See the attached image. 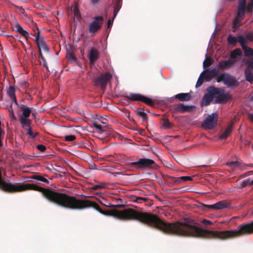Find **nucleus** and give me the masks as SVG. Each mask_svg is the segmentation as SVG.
I'll use <instances>...</instances> for the list:
<instances>
[{
    "mask_svg": "<svg viewBox=\"0 0 253 253\" xmlns=\"http://www.w3.org/2000/svg\"><path fill=\"white\" fill-rule=\"evenodd\" d=\"M253 11V0H250L247 4V12L252 13Z\"/></svg>",
    "mask_w": 253,
    "mask_h": 253,
    "instance_id": "c03bdc74",
    "label": "nucleus"
},
{
    "mask_svg": "<svg viewBox=\"0 0 253 253\" xmlns=\"http://www.w3.org/2000/svg\"><path fill=\"white\" fill-rule=\"evenodd\" d=\"M246 64L247 65V69L253 70V57L249 59L246 62Z\"/></svg>",
    "mask_w": 253,
    "mask_h": 253,
    "instance_id": "a18cd8bd",
    "label": "nucleus"
},
{
    "mask_svg": "<svg viewBox=\"0 0 253 253\" xmlns=\"http://www.w3.org/2000/svg\"><path fill=\"white\" fill-rule=\"evenodd\" d=\"M27 130V134H28L31 138H34L38 134V132L34 133L32 130L31 127H29L28 128L25 129Z\"/></svg>",
    "mask_w": 253,
    "mask_h": 253,
    "instance_id": "a19ab883",
    "label": "nucleus"
},
{
    "mask_svg": "<svg viewBox=\"0 0 253 253\" xmlns=\"http://www.w3.org/2000/svg\"><path fill=\"white\" fill-rule=\"evenodd\" d=\"M245 13L242 11H237V15L233 22L232 27L237 29L241 26V22L244 19Z\"/></svg>",
    "mask_w": 253,
    "mask_h": 253,
    "instance_id": "f8f14e48",
    "label": "nucleus"
},
{
    "mask_svg": "<svg viewBox=\"0 0 253 253\" xmlns=\"http://www.w3.org/2000/svg\"><path fill=\"white\" fill-rule=\"evenodd\" d=\"M227 74L225 73H222L220 74L217 76L216 78V81L217 83H220L221 82H223L224 83L225 80L226 78Z\"/></svg>",
    "mask_w": 253,
    "mask_h": 253,
    "instance_id": "79ce46f5",
    "label": "nucleus"
},
{
    "mask_svg": "<svg viewBox=\"0 0 253 253\" xmlns=\"http://www.w3.org/2000/svg\"><path fill=\"white\" fill-rule=\"evenodd\" d=\"M248 185H253V179H251L250 178H249L246 179Z\"/></svg>",
    "mask_w": 253,
    "mask_h": 253,
    "instance_id": "5fc2aeb1",
    "label": "nucleus"
},
{
    "mask_svg": "<svg viewBox=\"0 0 253 253\" xmlns=\"http://www.w3.org/2000/svg\"><path fill=\"white\" fill-rule=\"evenodd\" d=\"M7 94L10 98L15 95V88L13 86H10L7 90Z\"/></svg>",
    "mask_w": 253,
    "mask_h": 253,
    "instance_id": "473e14b6",
    "label": "nucleus"
},
{
    "mask_svg": "<svg viewBox=\"0 0 253 253\" xmlns=\"http://www.w3.org/2000/svg\"><path fill=\"white\" fill-rule=\"evenodd\" d=\"M1 130L0 129V147H1L2 145V143L1 140Z\"/></svg>",
    "mask_w": 253,
    "mask_h": 253,
    "instance_id": "052dcab7",
    "label": "nucleus"
},
{
    "mask_svg": "<svg viewBox=\"0 0 253 253\" xmlns=\"http://www.w3.org/2000/svg\"><path fill=\"white\" fill-rule=\"evenodd\" d=\"M15 30L17 32L19 33L21 36H23L26 40L29 38L28 32L24 30L23 28L19 24H16L15 25Z\"/></svg>",
    "mask_w": 253,
    "mask_h": 253,
    "instance_id": "5701e85b",
    "label": "nucleus"
},
{
    "mask_svg": "<svg viewBox=\"0 0 253 253\" xmlns=\"http://www.w3.org/2000/svg\"><path fill=\"white\" fill-rule=\"evenodd\" d=\"M237 42H239L242 47V48H244L246 47V44H245V41H246V39L243 36H239L238 37V38H237Z\"/></svg>",
    "mask_w": 253,
    "mask_h": 253,
    "instance_id": "f704fd0d",
    "label": "nucleus"
},
{
    "mask_svg": "<svg viewBox=\"0 0 253 253\" xmlns=\"http://www.w3.org/2000/svg\"><path fill=\"white\" fill-rule=\"evenodd\" d=\"M112 78V75L109 72H105L104 74L100 75L94 79V83L95 85L100 86L101 89L104 90L106 87L107 83L110 81Z\"/></svg>",
    "mask_w": 253,
    "mask_h": 253,
    "instance_id": "20e7f679",
    "label": "nucleus"
},
{
    "mask_svg": "<svg viewBox=\"0 0 253 253\" xmlns=\"http://www.w3.org/2000/svg\"><path fill=\"white\" fill-rule=\"evenodd\" d=\"M178 112H191L195 108L194 106L184 105L182 103L177 104Z\"/></svg>",
    "mask_w": 253,
    "mask_h": 253,
    "instance_id": "aec40b11",
    "label": "nucleus"
},
{
    "mask_svg": "<svg viewBox=\"0 0 253 253\" xmlns=\"http://www.w3.org/2000/svg\"><path fill=\"white\" fill-rule=\"evenodd\" d=\"M206 74V71H203L200 74L198 81L197 82L196 87H198L201 86L205 80V74Z\"/></svg>",
    "mask_w": 253,
    "mask_h": 253,
    "instance_id": "c756f323",
    "label": "nucleus"
},
{
    "mask_svg": "<svg viewBox=\"0 0 253 253\" xmlns=\"http://www.w3.org/2000/svg\"><path fill=\"white\" fill-rule=\"evenodd\" d=\"M202 223L205 225H210L212 224V223L210 220L204 219L202 221Z\"/></svg>",
    "mask_w": 253,
    "mask_h": 253,
    "instance_id": "603ef678",
    "label": "nucleus"
},
{
    "mask_svg": "<svg viewBox=\"0 0 253 253\" xmlns=\"http://www.w3.org/2000/svg\"><path fill=\"white\" fill-rule=\"evenodd\" d=\"M245 13L242 11H237V15L233 22L232 27L237 29L241 26V22L244 19Z\"/></svg>",
    "mask_w": 253,
    "mask_h": 253,
    "instance_id": "ddd939ff",
    "label": "nucleus"
},
{
    "mask_svg": "<svg viewBox=\"0 0 253 253\" xmlns=\"http://www.w3.org/2000/svg\"><path fill=\"white\" fill-rule=\"evenodd\" d=\"M9 113L10 117L13 120H16V117L14 114V112L12 108V105H10V108L9 109Z\"/></svg>",
    "mask_w": 253,
    "mask_h": 253,
    "instance_id": "de8ad7c7",
    "label": "nucleus"
},
{
    "mask_svg": "<svg viewBox=\"0 0 253 253\" xmlns=\"http://www.w3.org/2000/svg\"><path fill=\"white\" fill-rule=\"evenodd\" d=\"M122 5V0H115L114 6L113 15L112 19H109L107 21L108 28L111 27L113 24V20L116 17Z\"/></svg>",
    "mask_w": 253,
    "mask_h": 253,
    "instance_id": "1a4fd4ad",
    "label": "nucleus"
},
{
    "mask_svg": "<svg viewBox=\"0 0 253 253\" xmlns=\"http://www.w3.org/2000/svg\"><path fill=\"white\" fill-rule=\"evenodd\" d=\"M246 0H240L237 11L246 12Z\"/></svg>",
    "mask_w": 253,
    "mask_h": 253,
    "instance_id": "c85d7f7f",
    "label": "nucleus"
},
{
    "mask_svg": "<svg viewBox=\"0 0 253 253\" xmlns=\"http://www.w3.org/2000/svg\"><path fill=\"white\" fill-rule=\"evenodd\" d=\"M173 97L183 102L189 101L192 98L190 93H180L175 95Z\"/></svg>",
    "mask_w": 253,
    "mask_h": 253,
    "instance_id": "a211bd4d",
    "label": "nucleus"
},
{
    "mask_svg": "<svg viewBox=\"0 0 253 253\" xmlns=\"http://www.w3.org/2000/svg\"><path fill=\"white\" fill-rule=\"evenodd\" d=\"M37 148L41 152H43L46 149V147L42 144H39L37 146Z\"/></svg>",
    "mask_w": 253,
    "mask_h": 253,
    "instance_id": "3c124183",
    "label": "nucleus"
},
{
    "mask_svg": "<svg viewBox=\"0 0 253 253\" xmlns=\"http://www.w3.org/2000/svg\"><path fill=\"white\" fill-rule=\"evenodd\" d=\"M82 196L86 197V196H85L84 195H82Z\"/></svg>",
    "mask_w": 253,
    "mask_h": 253,
    "instance_id": "69168bd1",
    "label": "nucleus"
},
{
    "mask_svg": "<svg viewBox=\"0 0 253 253\" xmlns=\"http://www.w3.org/2000/svg\"><path fill=\"white\" fill-rule=\"evenodd\" d=\"M217 115L216 113L209 115L202 124V126L205 129H213L217 125Z\"/></svg>",
    "mask_w": 253,
    "mask_h": 253,
    "instance_id": "39448f33",
    "label": "nucleus"
},
{
    "mask_svg": "<svg viewBox=\"0 0 253 253\" xmlns=\"http://www.w3.org/2000/svg\"><path fill=\"white\" fill-rule=\"evenodd\" d=\"M131 199L132 201L137 203H142V202H147L149 200L147 198H142L135 196H132Z\"/></svg>",
    "mask_w": 253,
    "mask_h": 253,
    "instance_id": "cd10ccee",
    "label": "nucleus"
},
{
    "mask_svg": "<svg viewBox=\"0 0 253 253\" xmlns=\"http://www.w3.org/2000/svg\"><path fill=\"white\" fill-rule=\"evenodd\" d=\"M203 206L205 208V209L221 210L229 208L230 207V204L225 200H222L213 205L203 204Z\"/></svg>",
    "mask_w": 253,
    "mask_h": 253,
    "instance_id": "6e6552de",
    "label": "nucleus"
},
{
    "mask_svg": "<svg viewBox=\"0 0 253 253\" xmlns=\"http://www.w3.org/2000/svg\"><path fill=\"white\" fill-rule=\"evenodd\" d=\"M227 42L230 44L235 45L237 42V39L236 38L229 35L227 38Z\"/></svg>",
    "mask_w": 253,
    "mask_h": 253,
    "instance_id": "58836bf2",
    "label": "nucleus"
},
{
    "mask_svg": "<svg viewBox=\"0 0 253 253\" xmlns=\"http://www.w3.org/2000/svg\"><path fill=\"white\" fill-rule=\"evenodd\" d=\"M126 97L131 101H139L149 106H153L154 104L153 101L151 98L139 93H130L126 96Z\"/></svg>",
    "mask_w": 253,
    "mask_h": 253,
    "instance_id": "423d86ee",
    "label": "nucleus"
},
{
    "mask_svg": "<svg viewBox=\"0 0 253 253\" xmlns=\"http://www.w3.org/2000/svg\"><path fill=\"white\" fill-rule=\"evenodd\" d=\"M32 112V109L28 107H25L22 110V115H20L19 117H22L23 118H27L29 117L31 113Z\"/></svg>",
    "mask_w": 253,
    "mask_h": 253,
    "instance_id": "a878e982",
    "label": "nucleus"
},
{
    "mask_svg": "<svg viewBox=\"0 0 253 253\" xmlns=\"http://www.w3.org/2000/svg\"><path fill=\"white\" fill-rule=\"evenodd\" d=\"M144 110L142 108L137 109L136 110V113L138 116L142 118L143 122H146L148 120L147 115L144 112Z\"/></svg>",
    "mask_w": 253,
    "mask_h": 253,
    "instance_id": "393cba45",
    "label": "nucleus"
},
{
    "mask_svg": "<svg viewBox=\"0 0 253 253\" xmlns=\"http://www.w3.org/2000/svg\"><path fill=\"white\" fill-rule=\"evenodd\" d=\"M93 126L95 128H96L99 132H102L104 130L103 128L101 127V126L100 125L97 124V123H94Z\"/></svg>",
    "mask_w": 253,
    "mask_h": 253,
    "instance_id": "8fccbe9b",
    "label": "nucleus"
},
{
    "mask_svg": "<svg viewBox=\"0 0 253 253\" xmlns=\"http://www.w3.org/2000/svg\"><path fill=\"white\" fill-rule=\"evenodd\" d=\"M121 206H122V205H118V206H117V207H121Z\"/></svg>",
    "mask_w": 253,
    "mask_h": 253,
    "instance_id": "0e129e2a",
    "label": "nucleus"
},
{
    "mask_svg": "<svg viewBox=\"0 0 253 253\" xmlns=\"http://www.w3.org/2000/svg\"><path fill=\"white\" fill-rule=\"evenodd\" d=\"M192 180V178L189 176H183L178 177H176L175 181L177 183H179L182 181H187Z\"/></svg>",
    "mask_w": 253,
    "mask_h": 253,
    "instance_id": "7c9ffc66",
    "label": "nucleus"
},
{
    "mask_svg": "<svg viewBox=\"0 0 253 253\" xmlns=\"http://www.w3.org/2000/svg\"><path fill=\"white\" fill-rule=\"evenodd\" d=\"M213 97L212 96L210 86L207 89V92L204 95L202 100V105L203 106H208L210 104L212 101Z\"/></svg>",
    "mask_w": 253,
    "mask_h": 253,
    "instance_id": "9b49d317",
    "label": "nucleus"
},
{
    "mask_svg": "<svg viewBox=\"0 0 253 253\" xmlns=\"http://www.w3.org/2000/svg\"><path fill=\"white\" fill-rule=\"evenodd\" d=\"M39 58H40L42 60L43 66L48 71V67L47 66V62L46 61L45 58L43 57L42 53V51H40V52H39Z\"/></svg>",
    "mask_w": 253,
    "mask_h": 253,
    "instance_id": "37998d69",
    "label": "nucleus"
},
{
    "mask_svg": "<svg viewBox=\"0 0 253 253\" xmlns=\"http://www.w3.org/2000/svg\"><path fill=\"white\" fill-rule=\"evenodd\" d=\"M252 99L253 100V95L252 97Z\"/></svg>",
    "mask_w": 253,
    "mask_h": 253,
    "instance_id": "338daca9",
    "label": "nucleus"
},
{
    "mask_svg": "<svg viewBox=\"0 0 253 253\" xmlns=\"http://www.w3.org/2000/svg\"><path fill=\"white\" fill-rule=\"evenodd\" d=\"M46 177H48L47 174H44L43 176L40 174H35L32 175L31 178L32 179L43 182L46 184H48L49 182L48 180L46 178Z\"/></svg>",
    "mask_w": 253,
    "mask_h": 253,
    "instance_id": "412c9836",
    "label": "nucleus"
},
{
    "mask_svg": "<svg viewBox=\"0 0 253 253\" xmlns=\"http://www.w3.org/2000/svg\"><path fill=\"white\" fill-rule=\"evenodd\" d=\"M249 118L251 121L253 122V114H250L249 115Z\"/></svg>",
    "mask_w": 253,
    "mask_h": 253,
    "instance_id": "bf43d9fd",
    "label": "nucleus"
},
{
    "mask_svg": "<svg viewBox=\"0 0 253 253\" xmlns=\"http://www.w3.org/2000/svg\"><path fill=\"white\" fill-rule=\"evenodd\" d=\"M204 71H206V74H205V81L206 82H209L216 77L218 72L216 68L205 69Z\"/></svg>",
    "mask_w": 253,
    "mask_h": 253,
    "instance_id": "4468645a",
    "label": "nucleus"
},
{
    "mask_svg": "<svg viewBox=\"0 0 253 253\" xmlns=\"http://www.w3.org/2000/svg\"><path fill=\"white\" fill-rule=\"evenodd\" d=\"M67 58L73 62H76L77 61V58L75 56V54L72 51H69L67 54Z\"/></svg>",
    "mask_w": 253,
    "mask_h": 253,
    "instance_id": "e433bc0d",
    "label": "nucleus"
},
{
    "mask_svg": "<svg viewBox=\"0 0 253 253\" xmlns=\"http://www.w3.org/2000/svg\"><path fill=\"white\" fill-rule=\"evenodd\" d=\"M252 234H253V220L250 223L240 224L238 230L222 231V240H230Z\"/></svg>",
    "mask_w": 253,
    "mask_h": 253,
    "instance_id": "f257e3e1",
    "label": "nucleus"
},
{
    "mask_svg": "<svg viewBox=\"0 0 253 253\" xmlns=\"http://www.w3.org/2000/svg\"><path fill=\"white\" fill-rule=\"evenodd\" d=\"M235 64V61L228 60L227 61H221L219 62L218 68L221 69H229Z\"/></svg>",
    "mask_w": 253,
    "mask_h": 253,
    "instance_id": "6ab92c4d",
    "label": "nucleus"
},
{
    "mask_svg": "<svg viewBox=\"0 0 253 253\" xmlns=\"http://www.w3.org/2000/svg\"><path fill=\"white\" fill-rule=\"evenodd\" d=\"M245 75L246 81L252 84L253 82V70L246 68L245 71Z\"/></svg>",
    "mask_w": 253,
    "mask_h": 253,
    "instance_id": "b1692460",
    "label": "nucleus"
},
{
    "mask_svg": "<svg viewBox=\"0 0 253 253\" xmlns=\"http://www.w3.org/2000/svg\"><path fill=\"white\" fill-rule=\"evenodd\" d=\"M128 165L136 169H143L146 168L154 167V166L155 165V163L151 159L142 158L139 159L136 162L129 163Z\"/></svg>",
    "mask_w": 253,
    "mask_h": 253,
    "instance_id": "7ed1b4c3",
    "label": "nucleus"
},
{
    "mask_svg": "<svg viewBox=\"0 0 253 253\" xmlns=\"http://www.w3.org/2000/svg\"><path fill=\"white\" fill-rule=\"evenodd\" d=\"M76 137L74 135H66L65 136V140L67 141H73L75 140Z\"/></svg>",
    "mask_w": 253,
    "mask_h": 253,
    "instance_id": "49530a36",
    "label": "nucleus"
},
{
    "mask_svg": "<svg viewBox=\"0 0 253 253\" xmlns=\"http://www.w3.org/2000/svg\"><path fill=\"white\" fill-rule=\"evenodd\" d=\"M98 55V51L95 48L92 47L90 50L88 56L90 63L92 64H94L99 58Z\"/></svg>",
    "mask_w": 253,
    "mask_h": 253,
    "instance_id": "dca6fc26",
    "label": "nucleus"
},
{
    "mask_svg": "<svg viewBox=\"0 0 253 253\" xmlns=\"http://www.w3.org/2000/svg\"><path fill=\"white\" fill-rule=\"evenodd\" d=\"M74 15L77 18H78L80 16V12H79V11L78 9L76 7L74 8Z\"/></svg>",
    "mask_w": 253,
    "mask_h": 253,
    "instance_id": "864d4df0",
    "label": "nucleus"
},
{
    "mask_svg": "<svg viewBox=\"0 0 253 253\" xmlns=\"http://www.w3.org/2000/svg\"><path fill=\"white\" fill-rule=\"evenodd\" d=\"M233 123H231L226 128L225 130L221 132L219 136L221 139H225L231 133L233 129Z\"/></svg>",
    "mask_w": 253,
    "mask_h": 253,
    "instance_id": "f3484780",
    "label": "nucleus"
},
{
    "mask_svg": "<svg viewBox=\"0 0 253 253\" xmlns=\"http://www.w3.org/2000/svg\"><path fill=\"white\" fill-rule=\"evenodd\" d=\"M106 185L105 183H101V184H96V185H94V186H93L92 187H91L90 188V190H99V189H101L102 188H104L106 187Z\"/></svg>",
    "mask_w": 253,
    "mask_h": 253,
    "instance_id": "ea45409f",
    "label": "nucleus"
},
{
    "mask_svg": "<svg viewBox=\"0 0 253 253\" xmlns=\"http://www.w3.org/2000/svg\"><path fill=\"white\" fill-rule=\"evenodd\" d=\"M37 29V32L35 33V34H37L35 41L39 48V52L41 51L42 48L45 51H48V48L46 45L43 39L40 37V31L38 28Z\"/></svg>",
    "mask_w": 253,
    "mask_h": 253,
    "instance_id": "9d476101",
    "label": "nucleus"
},
{
    "mask_svg": "<svg viewBox=\"0 0 253 253\" xmlns=\"http://www.w3.org/2000/svg\"><path fill=\"white\" fill-rule=\"evenodd\" d=\"M10 98L12 100V102H14L16 106L18 105V102H17V100H16V96H14V97H12Z\"/></svg>",
    "mask_w": 253,
    "mask_h": 253,
    "instance_id": "6e6d98bb",
    "label": "nucleus"
},
{
    "mask_svg": "<svg viewBox=\"0 0 253 253\" xmlns=\"http://www.w3.org/2000/svg\"><path fill=\"white\" fill-rule=\"evenodd\" d=\"M240 163L239 161L230 162L226 163V165L231 167L232 169L239 167Z\"/></svg>",
    "mask_w": 253,
    "mask_h": 253,
    "instance_id": "4c0bfd02",
    "label": "nucleus"
},
{
    "mask_svg": "<svg viewBox=\"0 0 253 253\" xmlns=\"http://www.w3.org/2000/svg\"><path fill=\"white\" fill-rule=\"evenodd\" d=\"M100 0H90V2L92 4H96L99 3Z\"/></svg>",
    "mask_w": 253,
    "mask_h": 253,
    "instance_id": "13d9d810",
    "label": "nucleus"
},
{
    "mask_svg": "<svg viewBox=\"0 0 253 253\" xmlns=\"http://www.w3.org/2000/svg\"><path fill=\"white\" fill-rule=\"evenodd\" d=\"M212 63V59L206 55V58L203 62V67L205 69L210 66Z\"/></svg>",
    "mask_w": 253,
    "mask_h": 253,
    "instance_id": "2f4dec72",
    "label": "nucleus"
},
{
    "mask_svg": "<svg viewBox=\"0 0 253 253\" xmlns=\"http://www.w3.org/2000/svg\"><path fill=\"white\" fill-rule=\"evenodd\" d=\"M248 185L247 184V180H245L244 181H243L242 182V183H241V186L243 187H245L246 186H247Z\"/></svg>",
    "mask_w": 253,
    "mask_h": 253,
    "instance_id": "4d7b16f0",
    "label": "nucleus"
},
{
    "mask_svg": "<svg viewBox=\"0 0 253 253\" xmlns=\"http://www.w3.org/2000/svg\"><path fill=\"white\" fill-rule=\"evenodd\" d=\"M109 7H108V8H106V9H105L106 12H107V10H108V9Z\"/></svg>",
    "mask_w": 253,
    "mask_h": 253,
    "instance_id": "e2e57ef3",
    "label": "nucleus"
},
{
    "mask_svg": "<svg viewBox=\"0 0 253 253\" xmlns=\"http://www.w3.org/2000/svg\"><path fill=\"white\" fill-rule=\"evenodd\" d=\"M22 84L24 85H25L26 87L27 86V84H28V83L26 82V81H23L22 83Z\"/></svg>",
    "mask_w": 253,
    "mask_h": 253,
    "instance_id": "680f3d73",
    "label": "nucleus"
},
{
    "mask_svg": "<svg viewBox=\"0 0 253 253\" xmlns=\"http://www.w3.org/2000/svg\"><path fill=\"white\" fill-rule=\"evenodd\" d=\"M93 21L88 25V30L89 33H95L102 27L103 23V18L101 16H95Z\"/></svg>",
    "mask_w": 253,
    "mask_h": 253,
    "instance_id": "0eeeda50",
    "label": "nucleus"
},
{
    "mask_svg": "<svg viewBox=\"0 0 253 253\" xmlns=\"http://www.w3.org/2000/svg\"><path fill=\"white\" fill-rule=\"evenodd\" d=\"M244 51V54L246 56H253V49L246 46V47L243 48Z\"/></svg>",
    "mask_w": 253,
    "mask_h": 253,
    "instance_id": "72a5a7b5",
    "label": "nucleus"
},
{
    "mask_svg": "<svg viewBox=\"0 0 253 253\" xmlns=\"http://www.w3.org/2000/svg\"><path fill=\"white\" fill-rule=\"evenodd\" d=\"M162 126L166 129H169L173 126V124L171 123L168 119H164Z\"/></svg>",
    "mask_w": 253,
    "mask_h": 253,
    "instance_id": "c9c22d12",
    "label": "nucleus"
},
{
    "mask_svg": "<svg viewBox=\"0 0 253 253\" xmlns=\"http://www.w3.org/2000/svg\"><path fill=\"white\" fill-rule=\"evenodd\" d=\"M224 84L228 87L237 86L239 84L236 79L234 77L228 74L226 75Z\"/></svg>",
    "mask_w": 253,
    "mask_h": 253,
    "instance_id": "2eb2a0df",
    "label": "nucleus"
},
{
    "mask_svg": "<svg viewBox=\"0 0 253 253\" xmlns=\"http://www.w3.org/2000/svg\"><path fill=\"white\" fill-rule=\"evenodd\" d=\"M177 104L171 105L169 107V110L172 113H178Z\"/></svg>",
    "mask_w": 253,
    "mask_h": 253,
    "instance_id": "09e8293b",
    "label": "nucleus"
},
{
    "mask_svg": "<svg viewBox=\"0 0 253 253\" xmlns=\"http://www.w3.org/2000/svg\"><path fill=\"white\" fill-rule=\"evenodd\" d=\"M242 54V51L240 48H236L230 53V58L232 59L236 58L237 56H241Z\"/></svg>",
    "mask_w": 253,
    "mask_h": 253,
    "instance_id": "bb28decb",
    "label": "nucleus"
},
{
    "mask_svg": "<svg viewBox=\"0 0 253 253\" xmlns=\"http://www.w3.org/2000/svg\"><path fill=\"white\" fill-rule=\"evenodd\" d=\"M19 121L22 125V128L25 130L31 127V121L29 119L19 117Z\"/></svg>",
    "mask_w": 253,
    "mask_h": 253,
    "instance_id": "4be33fe9",
    "label": "nucleus"
},
{
    "mask_svg": "<svg viewBox=\"0 0 253 253\" xmlns=\"http://www.w3.org/2000/svg\"><path fill=\"white\" fill-rule=\"evenodd\" d=\"M213 98L216 103H222L228 101L231 97L229 93H225L222 88H217L213 86H210Z\"/></svg>",
    "mask_w": 253,
    "mask_h": 253,
    "instance_id": "f03ea898",
    "label": "nucleus"
}]
</instances>
